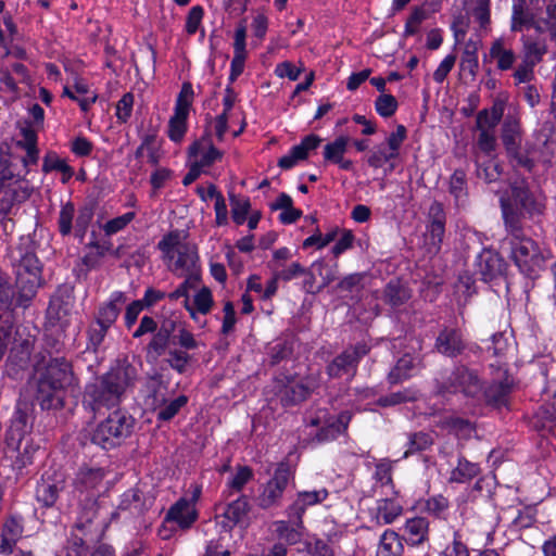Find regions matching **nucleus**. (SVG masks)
<instances>
[{
    "label": "nucleus",
    "instance_id": "b1692460",
    "mask_svg": "<svg viewBox=\"0 0 556 556\" xmlns=\"http://www.w3.org/2000/svg\"><path fill=\"white\" fill-rule=\"evenodd\" d=\"M352 415L344 410L336 417L327 418L318 432L315 434L314 440L318 443L332 441L343 433L351 421Z\"/></svg>",
    "mask_w": 556,
    "mask_h": 556
},
{
    "label": "nucleus",
    "instance_id": "473e14b6",
    "mask_svg": "<svg viewBox=\"0 0 556 556\" xmlns=\"http://www.w3.org/2000/svg\"><path fill=\"white\" fill-rule=\"evenodd\" d=\"M117 508L129 511L131 515H142L148 509V506L141 490L131 488L121 495Z\"/></svg>",
    "mask_w": 556,
    "mask_h": 556
},
{
    "label": "nucleus",
    "instance_id": "58836bf2",
    "mask_svg": "<svg viewBox=\"0 0 556 556\" xmlns=\"http://www.w3.org/2000/svg\"><path fill=\"white\" fill-rule=\"evenodd\" d=\"M511 390V384L505 381L492 382L480 396H483L485 402L490 405L500 407L506 404L507 396Z\"/></svg>",
    "mask_w": 556,
    "mask_h": 556
},
{
    "label": "nucleus",
    "instance_id": "49530a36",
    "mask_svg": "<svg viewBox=\"0 0 556 556\" xmlns=\"http://www.w3.org/2000/svg\"><path fill=\"white\" fill-rule=\"evenodd\" d=\"M188 403L186 395H179L172 401H164V403L156 409V418L161 421L172 420L178 412Z\"/></svg>",
    "mask_w": 556,
    "mask_h": 556
},
{
    "label": "nucleus",
    "instance_id": "72a5a7b5",
    "mask_svg": "<svg viewBox=\"0 0 556 556\" xmlns=\"http://www.w3.org/2000/svg\"><path fill=\"white\" fill-rule=\"evenodd\" d=\"M522 61L535 66L547 53V45L543 39H533L529 36L521 37Z\"/></svg>",
    "mask_w": 556,
    "mask_h": 556
},
{
    "label": "nucleus",
    "instance_id": "f03ea898",
    "mask_svg": "<svg viewBox=\"0 0 556 556\" xmlns=\"http://www.w3.org/2000/svg\"><path fill=\"white\" fill-rule=\"evenodd\" d=\"M505 229L509 235H520L522 218H540L546 210V197L538 189H531L525 180H516L509 191L500 198Z\"/></svg>",
    "mask_w": 556,
    "mask_h": 556
},
{
    "label": "nucleus",
    "instance_id": "a211bd4d",
    "mask_svg": "<svg viewBox=\"0 0 556 556\" xmlns=\"http://www.w3.org/2000/svg\"><path fill=\"white\" fill-rule=\"evenodd\" d=\"M329 495L327 489L321 488L313 491L298 492L294 502L288 507V517L290 522L300 527L303 523L305 510L314 505L323 503Z\"/></svg>",
    "mask_w": 556,
    "mask_h": 556
},
{
    "label": "nucleus",
    "instance_id": "f704fd0d",
    "mask_svg": "<svg viewBox=\"0 0 556 556\" xmlns=\"http://www.w3.org/2000/svg\"><path fill=\"white\" fill-rule=\"evenodd\" d=\"M545 16L535 17L533 27L539 34L547 33L549 40L556 43V0H547L545 7Z\"/></svg>",
    "mask_w": 556,
    "mask_h": 556
},
{
    "label": "nucleus",
    "instance_id": "dca6fc26",
    "mask_svg": "<svg viewBox=\"0 0 556 556\" xmlns=\"http://www.w3.org/2000/svg\"><path fill=\"white\" fill-rule=\"evenodd\" d=\"M546 2L547 0H511L510 29L513 31L529 29Z\"/></svg>",
    "mask_w": 556,
    "mask_h": 556
},
{
    "label": "nucleus",
    "instance_id": "39448f33",
    "mask_svg": "<svg viewBox=\"0 0 556 556\" xmlns=\"http://www.w3.org/2000/svg\"><path fill=\"white\" fill-rule=\"evenodd\" d=\"M186 238L182 231H170L160 240L157 248L174 274L201 273L197 247Z\"/></svg>",
    "mask_w": 556,
    "mask_h": 556
},
{
    "label": "nucleus",
    "instance_id": "a19ab883",
    "mask_svg": "<svg viewBox=\"0 0 556 556\" xmlns=\"http://www.w3.org/2000/svg\"><path fill=\"white\" fill-rule=\"evenodd\" d=\"M480 467L477 463L469 462L464 456L458 457L457 466L451 471L450 481L465 483L477 477Z\"/></svg>",
    "mask_w": 556,
    "mask_h": 556
},
{
    "label": "nucleus",
    "instance_id": "338daca9",
    "mask_svg": "<svg viewBox=\"0 0 556 556\" xmlns=\"http://www.w3.org/2000/svg\"><path fill=\"white\" fill-rule=\"evenodd\" d=\"M231 203V216L237 225H242L247 220V216L250 211L249 199H238L235 195H230Z\"/></svg>",
    "mask_w": 556,
    "mask_h": 556
},
{
    "label": "nucleus",
    "instance_id": "6ab92c4d",
    "mask_svg": "<svg viewBox=\"0 0 556 556\" xmlns=\"http://www.w3.org/2000/svg\"><path fill=\"white\" fill-rule=\"evenodd\" d=\"M65 489V479L62 473L46 472L36 488V498L45 507H52L60 492Z\"/></svg>",
    "mask_w": 556,
    "mask_h": 556
},
{
    "label": "nucleus",
    "instance_id": "79ce46f5",
    "mask_svg": "<svg viewBox=\"0 0 556 556\" xmlns=\"http://www.w3.org/2000/svg\"><path fill=\"white\" fill-rule=\"evenodd\" d=\"M434 443L433 437L429 432L418 431L407 435L406 450L403 457L407 458L413 454L427 451Z\"/></svg>",
    "mask_w": 556,
    "mask_h": 556
},
{
    "label": "nucleus",
    "instance_id": "052dcab7",
    "mask_svg": "<svg viewBox=\"0 0 556 556\" xmlns=\"http://www.w3.org/2000/svg\"><path fill=\"white\" fill-rule=\"evenodd\" d=\"M274 273L276 274V279L288 282L306 273V268L298 262H293L286 267L282 264H277L274 267Z\"/></svg>",
    "mask_w": 556,
    "mask_h": 556
},
{
    "label": "nucleus",
    "instance_id": "7c9ffc66",
    "mask_svg": "<svg viewBox=\"0 0 556 556\" xmlns=\"http://www.w3.org/2000/svg\"><path fill=\"white\" fill-rule=\"evenodd\" d=\"M431 223L428 226L431 244L439 249L445 232V213L440 203L435 202L430 206Z\"/></svg>",
    "mask_w": 556,
    "mask_h": 556
},
{
    "label": "nucleus",
    "instance_id": "3c124183",
    "mask_svg": "<svg viewBox=\"0 0 556 556\" xmlns=\"http://www.w3.org/2000/svg\"><path fill=\"white\" fill-rule=\"evenodd\" d=\"M110 328L92 321L87 329V351L97 353L104 341Z\"/></svg>",
    "mask_w": 556,
    "mask_h": 556
},
{
    "label": "nucleus",
    "instance_id": "c03bdc74",
    "mask_svg": "<svg viewBox=\"0 0 556 556\" xmlns=\"http://www.w3.org/2000/svg\"><path fill=\"white\" fill-rule=\"evenodd\" d=\"M503 115V109L494 105L489 112L488 110H482L477 114L476 117V127L479 131H494L497 124L501 122Z\"/></svg>",
    "mask_w": 556,
    "mask_h": 556
},
{
    "label": "nucleus",
    "instance_id": "6e6552de",
    "mask_svg": "<svg viewBox=\"0 0 556 556\" xmlns=\"http://www.w3.org/2000/svg\"><path fill=\"white\" fill-rule=\"evenodd\" d=\"M108 472L101 467H89L84 465L78 468L73 479L74 491L85 500H80V522L90 523L98 515V494Z\"/></svg>",
    "mask_w": 556,
    "mask_h": 556
},
{
    "label": "nucleus",
    "instance_id": "cd10ccee",
    "mask_svg": "<svg viewBox=\"0 0 556 556\" xmlns=\"http://www.w3.org/2000/svg\"><path fill=\"white\" fill-rule=\"evenodd\" d=\"M179 277H185V280L175 289L173 292L168 294V299L172 301H176L180 298H184V306L189 312L192 319H195V314L191 309V303L189 300V291L195 290L199 287L201 281V273L194 274H176Z\"/></svg>",
    "mask_w": 556,
    "mask_h": 556
},
{
    "label": "nucleus",
    "instance_id": "c756f323",
    "mask_svg": "<svg viewBox=\"0 0 556 556\" xmlns=\"http://www.w3.org/2000/svg\"><path fill=\"white\" fill-rule=\"evenodd\" d=\"M490 56L496 61V67L500 71H508L513 68L517 58L513 48L504 38H497L492 42Z\"/></svg>",
    "mask_w": 556,
    "mask_h": 556
},
{
    "label": "nucleus",
    "instance_id": "4468645a",
    "mask_svg": "<svg viewBox=\"0 0 556 556\" xmlns=\"http://www.w3.org/2000/svg\"><path fill=\"white\" fill-rule=\"evenodd\" d=\"M37 329L25 325L13 326L10 342V358L18 366H24L30 358L36 341Z\"/></svg>",
    "mask_w": 556,
    "mask_h": 556
},
{
    "label": "nucleus",
    "instance_id": "0eeeda50",
    "mask_svg": "<svg viewBox=\"0 0 556 556\" xmlns=\"http://www.w3.org/2000/svg\"><path fill=\"white\" fill-rule=\"evenodd\" d=\"M16 307L27 308L31 304L37 291L43 285L42 266L33 252L20 253L14 257Z\"/></svg>",
    "mask_w": 556,
    "mask_h": 556
},
{
    "label": "nucleus",
    "instance_id": "c9c22d12",
    "mask_svg": "<svg viewBox=\"0 0 556 556\" xmlns=\"http://www.w3.org/2000/svg\"><path fill=\"white\" fill-rule=\"evenodd\" d=\"M403 553L402 538L395 531L387 529L380 536L377 556H402Z\"/></svg>",
    "mask_w": 556,
    "mask_h": 556
},
{
    "label": "nucleus",
    "instance_id": "8fccbe9b",
    "mask_svg": "<svg viewBox=\"0 0 556 556\" xmlns=\"http://www.w3.org/2000/svg\"><path fill=\"white\" fill-rule=\"evenodd\" d=\"M189 113L175 110L168 122V137L172 141L179 142L187 131V117Z\"/></svg>",
    "mask_w": 556,
    "mask_h": 556
},
{
    "label": "nucleus",
    "instance_id": "2eb2a0df",
    "mask_svg": "<svg viewBox=\"0 0 556 556\" xmlns=\"http://www.w3.org/2000/svg\"><path fill=\"white\" fill-rule=\"evenodd\" d=\"M368 351L367 345L361 343L345 349L327 366L328 375L331 378L353 377L356 374L359 361Z\"/></svg>",
    "mask_w": 556,
    "mask_h": 556
},
{
    "label": "nucleus",
    "instance_id": "680f3d73",
    "mask_svg": "<svg viewBox=\"0 0 556 556\" xmlns=\"http://www.w3.org/2000/svg\"><path fill=\"white\" fill-rule=\"evenodd\" d=\"M136 217L135 212H127L121 216L108 220L102 229L106 236H113L124 230Z\"/></svg>",
    "mask_w": 556,
    "mask_h": 556
},
{
    "label": "nucleus",
    "instance_id": "ddd939ff",
    "mask_svg": "<svg viewBox=\"0 0 556 556\" xmlns=\"http://www.w3.org/2000/svg\"><path fill=\"white\" fill-rule=\"evenodd\" d=\"M482 383L478 375L465 366L456 367L439 386V393H462L466 397L478 399Z\"/></svg>",
    "mask_w": 556,
    "mask_h": 556
},
{
    "label": "nucleus",
    "instance_id": "de8ad7c7",
    "mask_svg": "<svg viewBox=\"0 0 556 556\" xmlns=\"http://www.w3.org/2000/svg\"><path fill=\"white\" fill-rule=\"evenodd\" d=\"M16 306V288L0 271V309L10 311Z\"/></svg>",
    "mask_w": 556,
    "mask_h": 556
},
{
    "label": "nucleus",
    "instance_id": "aec40b11",
    "mask_svg": "<svg viewBox=\"0 0 556 556\" xmlns=\"http://www.w3.org/2000/svg\"><path fill=\"white\" fill-rule=\"evenodd\" d=\"M197 519L195 497H180L167 510L164 521L176 523L180 529L186 530L191 528Z\"/></svg>",
    "mask_w": 556,
    "mask_h": 556
},
{
    "label": "nucleus",
    "instance_id": "f3484780",
    "mask_svg": "<svg viewBox=\"0 0 556 556\" xmlns=\"http://www.w3.org/2000/svg\"><path fill=\"white\" fill-rule=\"evenodd\" d=\"M506 270L504 258L495 251L484 249L476 258V274L484 282L501 278Z\"/></svg>",
    "mask_w": 556,
    "mask_h": 556
},
{
    "label": "nucleus",
    "instance_id": "5fc2aeb1",
    "mask_svg": "<svg viewBox=\"0 0 556 556\" xmlns=\"http://www.w3.org/2000/svg\"><path fill=\"white\" fill-rule=\"evenodd\" d=\"M500 164L493 160L489 159L486 161L481 162L479 159L477 160V176L480 179H483L485 182L490 184L496 181L501 177Z\"/></svg>",
    "mask_w": 556,
    "mask_h": 556
},
{
    "label": "nucleus",
    "instance_id": "412c9836",
    "mask_svg": "<svg viewBox=\"0 0 556 556\" xmlns=\"http://www.w3.org/2000/svg\"><path fill=\"white\" fill-rule=\"evenodd\" d=\"M434 348L444 356L457 357L465 351L466 342L458 328L444 327L435 339Z\"/></svg>",
    "mask_w": 556,
    "mask_h": 556
},
{
    "label": "nucleus",
    "instance_id": "c85d7f7f",
    "mask_svg": "<svg viewBox=\"0 0 556 556\" xmlns=\"http://www.w3.org/2000/svg\"><path fill=\"white\" fill-rule=\"evenodd\" d=\"M418 365L419 361L416 357L409 354H405L396 362L394 367L390 370L388 375L389 383L399 384L412 378L415 375Z\"/></svg>",
    "mask_w": 556,
    "mask_h": 556
},
{
    "label": "nucleus",
    "instance_id": "1a4fd4ad",
    "mask_svg": "<svg viewBox=\"0 0 556 556\" xmlns=\"http://www.w3.org/2000/svg\"><path fill=\"white\" fill-rule=\"evenodd\" d=\"M134 427V417L126 410L116 409L97 426L91 434V441L104 450H110L127 439Z\"/></svg>",
    "mask_w": 556,
    "mask_h": 556
},
{
    "label": "nucleus",
    "instance_id": "423d86ee",
    "mask_svg": "<svg viewBox=\"0 0 556 556\" xmlns=\"http://www.w3.org/2000/svg\"><path fill=\"white\" fill-rule=\"evenodd\" d=\"M170 345H180L186 350H194L199 346L194 336L186 329L184 323L176 315L161 320L156 332L147 345L148 359L157 361Z\"/></svg>",
    "mask_w": 556,
    "mask_h": 556
},
{
    "label": "nucleus",
    "instance_id": "a18cd8bd",
    "mask_svg": "<svg viewBox=\"0 0 556 556\" xmlns=\"http://www.w3.org/2000/svg\"><path fill=\"white\" fill-rule=\"evenodd\" d=\"M418 399V391L407 388L397 392L381 396L377 401V405L381 407L395 406L406 402H414Z\"/></svg>",
    "mask_w": 556,
    "mask_h": 556
},
{
    "label": "nucleus",
    "instance_id": "f257e3e1",
    "mask_svg": "<svg viewBox=\"0 0 556 556\" xmlns=\"http://www.w3.org/2000/svg\"><path fill=\"white\" fill-rule=\"evenodd\" d=\"M137 369L127 362L118 363L94 382L86 386L84 404L92 412L118 406L134 387Z\"/></svg>",
    "mask_w": 556,
    "mask_h": 556
},
{
    "label": "nucleus",
    "instance_id": "bb28decb",
    "mask_svg": "<svg viewBox=\"0 0 556 556\" xmlns=\"http://www.w3.org/2000/svg\"><path fill=\"white\" fill-rule=\"evenodd\" d=\"M250 505L247 496H240L229 503L222 514L220 521L223 528L231 530L236 525L241 523L248 516Z\"/></svg>",
    "mask_w": 556,
    "mask_h": 556
},
{
    "label": "nucleus",
    "instance_id": "37998d69",
    "mask_svg": "<svg viewBox=\"0 0 556 556\" xmlns=\"http://www.w3.org/2000/svg\"><path fill=\"white\" fill-rule=\"evenodd\" d=\"M450 193L454 197L456 206H464L467 202V180L466 174L462 169H456L450 178Z\"/></svg>",
    "mask_w": 556,
    "mask_h": 556
},
{
    "label": "nucleus",
    "instance_id": "603ef678",
    "mask_svg": "<svg viewBox=\"0 0 556 556\" xmlns=\"http://www.w3.org/2000/svg\"><path fill=\"white\" fill-rule=\"evenodd\" d=\"M213 305L214 300L211 289L202 287L193 296L191 309L194 312L195 316L198 314L206 315L211 312Z\"/></svg>",
    "mask_w": 556,
    "mask_h": 556
},
{
    "label": "nucleus",
    "instance_id": "e2e57ef3",
    "mask_svg": "<svg viewBox=\"0 0 556 556\" xmlns=\"http://www.w3.org/2000/svg\"><path fill=\"white\" fill-rule=\"evenodd\" d=\"M74 216L75 206L72 202L62 205L58 219L59 231L62 236H68L72 232Z\"/></svg>",
    "mask_w": 556,
    "mask_h": 556
},
{
    "label": "nucleus",
    "instance_id": "69168bd1",
    "mask_svg": "<svg viewBox=\"0 0 556 556\" xmlns=\"http://www.w3.org/2000/svg\"><path fill=\"white\" fill-rule=\"evenodd\" d=\"M276 532L278 536L282 540H285L288 544L293 545L301 541V532L300 529L302 528L303 523L298 527H290L287 521H278L276 523Z\"/></svg>",
    "mask_w": 556,
    "mask_h": 556
},
{
    "label": "nucleus",
    "instance_id": "e433bc0d",
    "mask_svg": "<svg viewBox=\"0 0 556 556\" xmlns=\"http://www.w3.org/2000/svg\"><path fill=\"white\" fill-rule=\"evenodd\" d=\"M185 348H177L176 345H170L164 356V362L176 372L182 375L187 372L190 362L192 359L191 355L187 352Z\"/></svg>",
    "mask_w": 556,
    "mask_h": 556
},
{
    "label": "nucleus",
    "instance_id": "5701e85b",
    "mask_svg": "<svg viewBox=\"0 0 556 556\" xmlns=\"http://www.w3.org/2000/svg\"><path fill=\"white\" fill-rule=\"evenodd\" d=\"M189 154L195 159V163L201 167H210L223 157V152L214 147L211 137L207 135L189 147Z\"/></svg>",
    "mask_w": 556,
    "mask_h": 556
},
{
    "label": "nucleus",
    "instance_id": "f8f14e48",
    "mask_svg": "<svg viewBox=\"0 0 556 556\" xmlns=\"http://www.w3.org/2000/svg\"><path fill=\"white\" fill-rule=\"evenodd\" d=\"M317 387V381L309 377L301 380L279 377L273 382V391L285 407L294 406L305 401Z\"/></svg>",
    "mask_w": 556,
    "mask_h": 556
},
{
    "label": "nucleus",
    "instance_id": "9b49d317",
    "mask_svg": "<svg viewBox=\"0 0 556 556\" xmlns=\"http://www.w3.org/2000/svg\"><path fill=\"white\" fill-rule=\"evenodd\" d=\"M293 479V466L289 462H280L273 477L264 484L262 492L257 496V506L262 509L279 506L289 482Z\"/></svg>",
    "mask_w": 556,
    "mask_h": 556
},
{
    "label": "nucleus",
    "instance_id": "393cba45",
    "mask_svg": "<svg viewBox=\"0 0 556 556\" xmlns=\"http://www.w3.org/2000/svg\"><path fill=\"white\" fill-rule=\"evenodd\" d=\"M403 513L402 505L393 498H381L371 510V518L378 526L391 525Z\"/></svg>",
    "mask_w": 556,
    "mask_h": 556
},
{
    "label": "nucleus",
    "instance_id": "9d476101",
    "mask_svg": "<svg viewBox=\"0 0 556 556\" xmlns=\"http://www.w3.org/2000/svg\"><path fill=\"white\" fill-rule=\"evenodd\" d=\"M510 236V258L523 275L533 277L544 265L539 245L522 232Z\"/></svg>",
    "mask_w": 556,
    "mask_h": 556
},
{
    "label": "nucleus",
    "instance_id": "13d9d810",
    "mask_svg": "<svg viewBox=\"0 0 556 556\" xmlns=\"http://www.w3.org/2000/svg\"><path fill=\"white\" fill-rule=\"evenodd\" d=\"M445 427L448 431L453 432L456 437L460 439H467L473 432L472 424L460 417H447L444 420Z\"/></svg>",
    "mask_w": 556,
    "mask_h": 556
},
{
    "label": "nucleus",
    "instance_id": "0e129e2a",
    "mask_svg": "<svg viewBox=\"0 0 556 556\" xmlns=\"http://www.w3.org/2000/svg\"><path fill=\"white\" fill-rule=\"evenodd\" d=\"M454 288L455 293L464 298L463 304H466L468 299L476 293L475 280L467 271L459 274Z\"/></svg>",
    "mask_w": 556,
    "mask_h": 556
},
{
    "label": "nucleus",
    "instance_id": "2f4dec72",
    "mask_svg": "<svg viewBox=\"0 0 556 556\" xmlns=\"http://www.w3.org/2000/svg\"><path fill=\"white\" fill-rule=\"evenodd\" d=\"M533 427L542 432L556 437V406L553 404L542 405L532 419Z\"/></svg>",
    "mask_w": 556,
    "mask_h": 556
},
{
    "label": "nucleus",
    "instance_id": "6e6d98bb",
    "mask_svg": "<svg viewBox=\"0 0 556 556\" xmlns=\"http://www.w3.org/2000/svg\"><path fill=\"white\" fill-rule=\"evenodd\" d=\"M459 66L464 74H468L471 79L476 78L479 68V62L477 49L475 46L472 48L469 45L466 46L460 59Z\"/></svg>",
    "mask_w": 556,
    "mask_h": 556
},
{
    "label": "nucleus",
    "instance_id": "20e7f679",
    "mask_svg": "<svg viewBox=\"0 0 556 556\" xmlns=\"http://www.w3.org/2000/svg\"><path fill=\"white\" fill-rule=\"evenodd\" d=\"M31 192L33 187L27 180L16 178V156L10 153L7 146H0V226L5 233L14 228V222L9 215Z\"/></svg>",
    "mask_w": 556,
    "mask_h": 556
},
{
    "label": "nucleus",
    "instance_id": "a878e982",
    "mask_svg": "<svg viewBox=\"0 0 556 556\" xmlns=\"http://www.w3.org/2000/svg\"><path fill=\"white\" fill-rule=\"evenodd\" d=\"M429 539V521L424 517L408 519L404 526L402 540L410 546H419Z\"/></svg>",
    "mask_w": 556,
    "mask_h": 556
},
{
    "label": "nucleus",
    "instance_id": "774afa93",
    "mask_svg": "<svg viewBox=\"0 0 556 556\" xmlns=\"http://www.w3.org/2000/svg\"><path fill=\"white\" fill-rule=\"evenodd\" d=\"M375 109L382 117L392 116L397 110V101L392 94H380L375 101Z\"/></svg>",
    "mask_w": 556,
    "mask_h": 556
},
{
    "label": "nucleus",
    "instance_id": "7ed1b4c3",
    "mask_svg": "<svg viewBox=\"0 0 556 556\" xmlns=\"http://www.w3.org/2000/svg\"><path fill=\"white\" fill-rule=\"evenodd\" d=\"M76 383L73 366L65 357L50 358L37 368L35 399L43 410H58L64 406L65 391Z\"/></svg>",
    "mask_w": 556,
    "mask_h": 556
},
{
    "label": "nucleus",
    "instance_id": "4c0bfd02",
    "mask_svg": "<svg viewBox=\"0 0 556 556\" xmlns=\"http://www.w3.org/2000/svg\"><path fill=\"white\" fill-rule=\"evenodd\" d=\"M502 141L507 153H515L521 146L520 124L517 119L507 118L502 126Z\"/></svg>",
    "mask_w": 556,
    "mask_h": 556
},
{
    "label": "nucleus",
    "instance_id": "4d7b16f0",
    "mask_svg": "<svg viewBox=\"0 0 556 556\" xmlns=\"http://www.w3.org/2000/svg\"><path fill=\"white\" fill-rule=\"evenodd\" d=\"M207 195L215 199L214 208L216 214V224L218 226L226 225L228 220V211L223 194L217 191L215 185L210 184L207 187Z\"/></svg>",
    "mask_w": 556,
    "mask_h": 556
},
{
    "label": "nucleus",
    "instance_id": "4be33fe9",
    "mask_svg": "<svg viewBox=\"0 0 556 556\" xmlns=\"http://www.w3.org/2000/svg\"><path fill=\"white\" fill-rule=\"evenodd\" d=\"M126 295L122 291H115L110 295L109 301L99 305L94 316V321L108 328H111L117 320L124 304Z\"/></svg>",
    "mask_w": 556,
    "mask_h": 556
},
{
    "label": "nucleus",
    "instance_id": "ea45409f",
    "mask_svg": "<svg viewBox=\"0 0 556 556\" xmlns=\"http://www.w3.org/2000/svg\"><path fill=\"white\" fill-rule=\"evenodd\" d=\"M410 298L408 288L399 280H391L383 290V300L392 307H399L407 302Z\"/></svg>",
    "mask_w": 556,
    "mask_h": 556
},
{
    "label": "nucleus",
    "instance_id": "bf43d9fd",
    "mask_svg": "<svg viewBox=\"0 0 556 556\" xmlns=\"http://www.w3.org/2000/svg\"><path fill=\"white\" fill-rule=\"evenodd\" d=\"M396 157L397 155L389 150L386 144H379L370 151L367 163L372 168H380L383 164Z\"/></svg>",
    "mask_w": 556,
    "mask_h": 556
},
{
    "label": "nucleus",
    "instance_id": "09e8293b",
    "mask_svg": "<svg viewBox=\"0 0 556 556\" xmlns=\"http://www.w3.org/2000/svg\"><path fill=\"white\" fill-rule=\"evenodd\" d=\"M555 131V124L552 119L548 118V116L541 118L533 131L535 146L546 147L553 140Z\"/></svg>",
    "mask_w": 556,
    "mask_h": 556
},
{
    "label": "nucleus",
    "instance_id": "864d4df0",
    "mask_svg": "<svg viewBox=\"0 0 556 556\" xmlns=\"http://www.w3.org/2000/svg\"><path fill=\"white\" fill-rule=\"evenodd\" d=\"M350 139L345 136L336 138L332 142L328 143L324 148V159L327 162L336 163L341 161V156L344 155L348 149Z\"/></svg>",
    "mask_w": 556,
    "mask_h": 556
}]
</instances>
